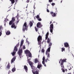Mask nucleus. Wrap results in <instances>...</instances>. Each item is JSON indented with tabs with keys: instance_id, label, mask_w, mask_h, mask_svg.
Wrapping results in <instances>:
<instances>
[{
	"instance_id": "nucleus-33",
	"label": "nucleus",
	"mask_w": 74,
	"mask_h": 74,
	"mask_svg": "<svg viewBox=\"0 0 74 74\" xmlns=\"http://www.w3.org/2000/svg\"><path fill=\"white\" fill-rule=\"evenodd\" d=\"M35 30H36V32H37V31H38V28H37V27H35Z\"/></svg>"
},
{
	"instance_id": "nucleus-3",
	"label": "nucleus",
	"mask_w": 74,
	"mask_h": 74,
	"mask_svg": "<svg viewBox=\"0 0 74 74\" xmlns=\"http://www.w3.org/2000/svg\"><path fill=\"white\" fill-rule=\"evenodd\" d=\"M22 52H23L22 49H19L18 52V53L20 58H22Z\"/></svg>"
},
{
	"instance_id": "nucleus-46",
	"label": "nucleus",
	"mask_w": 74,
	"mask_h": 74,
	"mask_svg": "<svg viewBox=\"0 0 74 74\" xmlns=\"http://www.w3.org/2000/svg\"><path fill=\"white\" fill-rule=\"evenodd\" d=\"M19 43H18L16 45V47H18V46H19Z\"/></svg>"
},
{
	"instance_id": "nucleus-59",
	"label": "nucleus",
	"mask_w": 74,
	"mask_h": 74,
	"mask_svg": "<svg viewBox=\"0 0 74 74\" xmlns=\"http://www.w3.org/2000/svg\"><path fill=\"white\" fill-rule=\"evenodd\" d=\"M34 19L35 20L36 19V18H35V17H34Z\"/></svg>"
},
{
	"instance_id": "nucleus-58",
	"label": "nucleus",
	"mask_w": 74,
	"mask_h": 74,
	"mask_svg": "<svg viewBox=\"0 0 74 74\" xmlns=\"http://www.w3.org/2000/svg\"><path fill=\"white\" fill-rule=\"evenodd\" d=\"M34 9H35V8H34Z\"/></svg>"
},
{
	"instance_id": "nucleus-20",
	"label": "nucleus",
	"mask_w": 74,
	"mask_h": 74,
	"mask_svg": "<svg viewBox=\"0 0 74 74\" xmlns=\"http://www.w3.org/2000/svg\"><path fill=\"white\" fill-rule=\"evenodd\" d=\"M30 52L29 51V50H27L25 51V53L26 54H29Z\"/></svg>"
},
{
	"instance_id": "nucleus-36",
	"label": "nucleus",
	"mask_w": 74,
	"mask_h": 74,
	"mask_svg": "<svg viewBox=\"0 0 74 74\" xmlns=\"http://www.w3.org/2000/svg\"><path fill=\"white\" fill-rule=\"evenodd\" d=\"M45 57L43 56L42 58V60L43 61H45Z\"/></svg>"
},
{
	"instance_id": "nucleus-14",
	"label": "nucleus",
	"mask_w": 74,
	"mask_h": 74,
	"mask_svg": "<svg viewBox=\"0 0 74 74\" xmlns=\"http://www.w3.org/2000/svg\"><path fill=\"white\" fill-rule=\"evenodd\" d=\"M24 69L25 71H26L27 73V71H28V69H27V66L26 65L24 66Z\"/></svg>"
},
{
	"instance_id": "nucleus-31",
	"label": "nucleus",
	"mask_w": 74,
	"mask_h": 74,
	"mask_svg": "<svg viewBox=\"0 0 74 74\" xmlns=\"http://www.w3.org/2000/svg\"><path fill=\"white\" fill-rule=\"evenodd\" d=\"M11 1L12 4H13L15 3V0H11Z\"/></svg>"
},
{
	"instance_id": "nucleus-18",
	"label": "nucleus",
	"mask_w": 74,
	"mask_h": 74,
	"mask_svg": "<svg viewBox=\"0 0 74 74\" xmlns=\"http://www.w3.org/2000/svg\"><path fill=\"white\" fill-rule=\"evenodd\" d=\"M50 29H53V24H51L50 25Z\"/></svg>"
},
{
	"instance_id": "nucleus-64",
	"label": "nucleus",
	"mask_w": 74,
	"mask_h": 74,
	"mask_svg": "<svg viewBox=\"0 0 74 74\" xmlns=\"http://www.w3.org/2000/svg\"><path fill=\"white\" fill-rule=\"evenodd\" d=\"M28 44H29V43L28 42Z\"/></svg>"
},
{
	"instance_id": "nucleus-40",
	"label": "nucleus",
	"mask_w": 74,
	"mask_h": 74,
	"mask_svg": "<svg viewBox=\"0 0 74 74\" xmlns=\"http://www.w3.org/2000/svg\"><path fill=\"white\" fill-rule=\"evenodd\" d=\"M48 58H47V59H46L45 60V62L46 63H47V60H48Z\"/></svg>"
},
{
	"instance_id": "nucleus-1",
	"label": "nucleus",
	"mask_w": 74,
	"mask_h": 74,
	"mask_svg": "<svg viewBox=\"0 0 74 74\" xmlns=\"http://www.w3.org/2000/svg\"><path fill=\"white\" fill-rule=\"evenodd\" d=\"M23 31L25 32V31L26 30H27V23L25 22L23 27Z\"/></svg>"
},
{
	"instance_id": "nucleus-12",
	"label": "nucleus",
	"mask_w": 74,
	"mask_h": 74,
	"mask_svg": "<svg viewBox=\"0 0 74 74\" xmlns=\"http://www.w3.org/2000/svg\"><path fill=\"white\" fill-rule=\"evenodd\" d=\"M15 59H16V57H14L11 60V63H13V62H14L15 60Z\"/></svg>"
},
{
	"instance_id": "nucleus-23",
	"label": "nucleus",
	"mask_w": 74,
	"mask_h": 74,
	"mask_svg": "<svg viewBox=\"0 0 74 74\" xmlns=\"http://www.w3.org/2000/svg\"><path fill=\"white\" fill-rule=\"evenodd\" d=\"M14 51H18V48L17 47L15 46L14 49Z\"/></svg>"
},
{
	"instance_id": "nucleus-2",
	"label": "nucleus",
	"mask_w": 74,
	"mask_h": 74,
	"mask_svg": "<svg viewBox=\"0 0 74 74\" xmlns=\"http://www.w3.org/2000/svg\"><path fill=\"white\" fill-rule=\"evenodd\" d=\"M66 60H67V59H66L63 60H62V59H61L60 60V61L59 62V63H60V61H61V60L60 64L61 67H62V68H64V65H63V63L64 62H66Z\"/></svg>"
},
{
	"instance_id": "nucleus-61",
	"label": "nucleus",
	"mask_w": 74,
	"mask_h": 74,
	"mask_svg": "<svg viewBox=\"0 0 74 74\" xmlns=\"http://www.w3.org/2000/svg\"><path fill=\"white\" fill-rule=\"evenodd\" d=\"M49 5H47V7H48V6L49 5Z\"/></svg>"
},
{
	"instance_id": "nucleus-21",
	"label": "nucleus",
	"mask_w": 74,
	"mask_h": 74,
	"mask_svg": "<svg viewBox=\"0 0 74 74\" xmlns=\"http://www.w3.org/2000/svg\"><path fill=\"white\" fill-rule=\"evenodd\" d=\"M33 23L32 22V21H30L29 23V25L30 26V27H31L33 26Z\"/></svg>"
},
{
	"instance_id": "nucleus-28",
	"label": "nucleus",
	"mask_w": 74,
	"mask_h": 74,
	"mask_svg": "<svg viewBox=\"0 0 74 74\" xmlns=\"http://www.w3.org/2000/svg\"><path fill=\"white\" fill-rule=\"evenodd\" d=\"M47 54V58L49 59V57H50V54H49V53H48Z\"/></svg>"
},
{
	"instance_id": "nucleus-22",
	"label": "nucleus",
	"mask_w": 74,
	"mask_h": 74,
	"mask_svg": "<svg viewBox=\"0 0 74 74\" xmlns=\"http://www.w3.org/2000/svg\"><path fill=\"white\" fill-rule=\"evenodd\" d=\"M35 63H37L39 62V61L38 60V59L37 58L35 59Z\"/></svg>"
},
{
	"instance_id": "nucleus-45",
	"label": "nucleus",
	"mask_w": 74,
	"mask_h": 74,
	"mask_svg": "<svg viewBox=\"0 0 74 74\" xmlns=\"http://www.w3.org/2000/svg\"><path fill=\"white\" fill-rule=\"evenodd\" d=\"M51 5L53 6L54 5H55V3H52L51 4Z\"/></svg>"
},
{
	"instance_id": "nucleus-32",
	"label": "nucleus",
	"mask_w": 74,
	"mask_h": 74,
	"mask_svg": "<svg viewBox=\"0 0 74 74\" xmlns=\"http://www.w3.org/2000/svg\"><path fill=\"white\" fill-rule=\"evenodd\" d=\"M62 50V52H63V51H65V48H64V47L62 48H61Z\"/></svg>"
},
{
	"instance_id": "nucleus-44",
	"label": "nucleus",
	"mask_w": 74,
	"mask_h": 74,
	"mask_svg": "<svg viewBox=\"0 0 74 74\" xmlns=\"http://www.w3.org/2000/svg\"><path fill=\"white\" fill-rule=\"evenodd\" d=\"M45 61H42V63L43 64H45Z\"/></svg>"
},
{
	"instance_id": "nucleus-10",
	"label": "nucleus",
	"mask_w": 74,
	"mask_h": 74,
	"mask_svg": "<svg viewBox=\"0 0 74 74\" xmlns=\"http://www.w3.org/2000/svg\"><path fill=\"white\" fill-rule=\"evenodd\" d=\"M50 49H51V47H49L48 49L47 50V51H46V55H47V53H49V52H50Z\"/></svg>"
},
{
	"instance_id": "nucleus-27",
	"label": "nucleus",
	"mask_w": 74,
	"mask_h": 74,
	"mask_svg": "<svg viewBox=\"0 0 74 74\" xmlns=\"http://www.w3.org/2000/svg\"><path fill=\"white\" fill-rule=\"evenodd\" d=\"M28 54L29 57L30 58H32V53H31Z\"/></svg>"
},
{
	"instance_id": "nucleus-19",
	"label": "nucleus",
	"mask_w": 74,
	"mask_h": 74,
	"mask_svg": "<svg viewBox=\"0 0 74 74\" xmlns=\"http://www.w3.org/2000/svg\"><path fill=\"white\" fill-rule=\"evenodd\" d=\"M11 34V33L10 32V31H7V32L6 33V34L7 36H8V35H10Z\"/></svg>"
},
{
	"instance_id": "nucleus-35",
	"label": "nucleus",
	"mask_w": 74,
	"mask_h": 74,
	"mask_svg": "<svg viewBox=\"0 0 74 74\" xmlns=\"http://www.w3.org/2000/svg\"><path fill=\"white\" fill-rule=\"evenodd\" d=\"M18 15V14H17V16H16V17L17 18V20L18 19H19V15Z\"/></svg>"
},
{
	"instance_id": "nucleus-57",
	"label": "nucleus",
	"mask_w": 74,
	"mask_h": 74,
	"mask_svg": "<svg viewBox=\"0 0 74 74\" xmlns=\"http://www.w3.org/2000/svg\"><path fill=\"white\" fill-rule=\"evenodd\" d=\"M62 3V0L61 1V3Z\"/></svg>"
},
{
	"instance_id": "nucleus-15",
	"label": "nucleus",
	"mask_w": 74,
	"mask_h": 74,
	"mask_svg": "<svg viewBox=\"0 0 74 74\" xmlns=\"http://www.w3.org/2000/svg\"><path fill=\"white\" fill-rule=\"evenodd\" d=\"M42 67V65L41 64H39V63H38L37 65V68L38 69H40Z\"/></svg>"
},
{
	"instance_id": "nucleus-13",
	"label": "nucleus",
	"mask_w": 74,
	"mask_h": 74,
	"mask_svg": "<svg viewBox=\"0 0 74 74\" xmlns=\"http://www.w3.org/2000/svg\"><path fill=\"white\" fill-rule=\"evenodd\" d=\"M64 47L67 48V47H69V43L67 42L65 43H64Z\"/></svg>"
},
{
	"instance_id": "nucleus-47",
	"label": "nucleus",
	"mask_w": 74,
	"mask_h": 74,
	"mask_svg": "<svg viewBox=\"0 0 74 74\" xmlns=\"http://www.w3.org/2000/svg\"><path fill=\"white\" fill-rule=\"evenodd\" d=\"M17 20V21L16 22V23H19V19H18Z\"/></svg>"
},
{
	"instance_id": "nucleus-37",
	"label": "nucleus",
	"mask_w": 74,
	"mask_h": 74,
	"mask_svg": "<svg viewBox=\"0 0 74 74\" xmlns=\"http://www.w3.org/2000/svg\"><path fill=\"white\" fill-rule=\"evenodd\" d=\"M38 43L39 45H40L41 44V41H40V40H39V41H38Z\"/></svg>"
},
{
	"instance_id": "nucleus-24",
	"label": "nucleus",
	"mask_w": 74,
	"mask_h": 74,
	"mask_svg": "<svg viewBox=\"0 0 74 74\" xmlns=\"http://www.w3.org/2000/svg\"><path fill=\"white\" fill-rule=\"evenodd\" d=\"M10 64H8V65L6 66V68L7 69H10Z\"/></svg>"
},
{
	"instance_id": "nucleus-38",
	"label": "nucleus",
	"mask_w": 74,
	"mask_h": 74,
	"mask_svg": "<svg viewBox=\"0 0 74 74\" xmlns=\"http://www.w3.org/2000/svg\"><path fill=\"white\" fill-rule=\"evenodd\" d=\"M41 51L42 52L44 53V49H42L41 50Z\"/></svg>"
},
{
	"instance_id": "nucleus-4",
	"label": "nucleus",
	"mask_w": 74,
	"mask_h": 74,
	"mask_svg": "<svg viewBox=\"0 0 74 74\" xmlns=\"http://www.w3.org/2000/svg\"><path fill=\"white\" fill-rule=\"evenodd\" d=\"M15 21V18L14 17H13L12 19V20L9 23V25H11L12 23H14Z\"/></svg>"
},
{
	"instance_id": "nucleus-11",
	"label": "nucleus",
	"mask_w": 74,
	"mask_h": 74,
	"mask_svg": "<svg viewBox=\"0 0 74 74\" xmlns=\"http://www.w3.org/2000/svg\"><path fill=\"white\" fill-rule=\"evenodd\" d=\"M11 27L12 28H14V29H16V27L15 26V23H12Z\"/></svg>"
},
{
	"instance_id": "nucleus-16",
	"label": "nucleus",
	"mask_w": 74,
	"mask_h": 74,
	"mask_svg": "<svg viewBox=\"0 0 74 74\" xmlns=\"http://www.w3.org/2000/svg\"><path fill=\"white\" fill-rule=\"evenodd\" d=\"M49 35V32H47L46 35V37H45V40H47L48 39V35Z\"/></svg>"
},
{
	"instance_id": "nucleus-7",
	"label": "nucleus",
	"mask_w": 74,
	"mask_h": 74,
	"mask_svg": "<svg viewBox=\"0 0 74 74\" xmlns=\"http://www.w3.org/2000/svg\"><path fill=\"white\" fill-rule=\"evenodd\" d=\"M32 73L34 74H38L39 73V70L37 69H36L35 71H34L33 70H32Z\"/></svg>"
},
{
	"instance_id": "nucleus-17",
	"label": "nucleus",
	"mask_w": 74,
	"mask_h": 74,
	"mask_svg": "<svg viewBox=\"0 0 74 74\" xmlns=\"http://www.w3.org/2000/svg\"><path fill=\"white\" fill-rule=\"evenodd\" d=\"M51 40L50 38H47V43H48V44H49L50 42H51Z\"/></svg>"
},
{
	"instance_id": "nucleus-50",
	"label": "nucleus",
	"mask_w": 74,
	"mask_h": 74,
	"mask_svg": "<svg viewBox=\"0 0 74 74\" xmlns=\"http://www.w3.org/2000/svg\"><path fill=\"white\" fill-rule=\"evenodd\" d=\"M26 2L27 3H29V0H27Z\"/></svg>"
},
{
	"instance_id": "nucleus-5",
	"label": "nucleus",
	"mask_w": 74,
	"mask_h": 74,
	"mask_svg": "<svg viewBox=\"0 0 74 74\" xmlns=\"http://www.w3.org/2000/svg\"><path fill=\"white\" fill-rule=\"evenodd\" d=\"M37 27L38 28H41L42 26V25L41 24V23L38 22L37 24Z\"/></svg>"
},
{
	"instance_id": "nucleus-51",
	"label": "nucleus",
	"mask_w": 74,
	"mask_h": 74,
	"mask_svg": "<svg viewBox=\"0 0 74 74\" xmlns=\"http://www.w3.org/2000/svg\"><path fill=\"white\" fill-rule=\"evenodd\" d=\"M47 11L48 12H49V10L48 9H47Z\"/></svg>"
},
{
	"instance_id": "nucleus-53",
	"label": "nucleus",
	"mask_w": 74,
	"mask_h": 74,
	"mask_svg": "<svg viewBox=\"0 0 74 74\" xmlns=\"http://www.w3.org/2000/svg\"><path fill=\"white\" fill-rule=\"evenodd\" d=\"M44 66H45V67H46V66H47L46 65V64H43Z\"/></svg>"
},
{
	"instance_id": "nucleus-30",
	"label": "nucleus",
	"mask_w": 74,
	"mask_h": 74,
	"mask_svg": "<svg viewBox=\"0 0 74 74\" xmlns=\"http://www.w3.org/2000/svg\"><path fill=\"white\" fill-rule=\"evenodd\" d=\"M31 69H32V70H34L35 69V67L33 66V65H32V66H31Z\"/></svg>"
},
{
	"instance_id": "nucleus-55",
	"label": "nucleus",
	"mask_w": 74,
	"mask_h": 74,
	"mask_svg": "<svg viewBox=\"0 0 74 74\" xmlns=\"http://www.w3.org/2000/svg\"><path fill=\"white\" fill-rule=\"evenodd\" d=\"M17 1H18V0H15L16 2H17Z\"/></svg>"
},
{
	"instance_id": "nucleus-56",
	"label": "nucleus",
	"mask_w": 74,
	"mask_h": 74,
	"mask_svg": "<svg viewBox=\"0 0 74 74\" xmlns=\"http://www.w3.org/2000/svg\"><path fill=\"white\" fill-rule=\"evenodd\" d=\"M71 69H71H69V70H70Z\"/></svg>"
},
{
	"instance_id": "nucleus-42",
	"label": "nucleus",
	"mask_w": 74,
	"mask_h": 74,
	"mask_svg": "<svg viewBox=\"0 0 74 74\" xmlns=\"http://www.w3.org/2000/svg\"><path fill=\"white\" fill-rule=\"evenodd\" d=\"M23 42H24V40H22L21 41V44H23Z\"/></svg>"
},
{
	"instance_id": "nucleus-39",
	"label": "nucleus",
	"mask_w": 74,
	"mask_h": 74,
	"mask_svg": "<svg viewBox=\"0 0 74 74\" xmlns=\"http://www.w3.org/2000/svg\"><path fill=\"white\" fill-rule=\"evenodd\" d=\"M38 21H42V19L40 18L38 19Z\"/></svg>"
},
{
	"instance_id": "nucleus-62",
	"label": "nucleus",
	"mask_w": 74,
	"mask_h": 74,
	"mask_svg": "<svg viewBox=\"0 0 74 74\" xmlns=\"http://www.w3.org/2000/svg\"><path fill=\"white\" fill-rule=\"evenodd\" d=\"M0 60H1V58H0Z\"/></svg>"
},
{
	"instance_id": "nucleus-54",
	"label": "nucleus",
	"mask_w": 74,
	"mask_h": 74,
	"mask_svg": "<svg viewBox=\"0 0 74 74\" xmlns=\"http://www.w3.org/2000/svg\"><path fill=\"white\" fill-rule=\"evenodd\" d=\"M52 21H50V24H51V23H52Z\"/></svg>"
},
{
	"instance_id": "nucleus-52",
	"label": "nucleus",
	"mask_w": 74,
	"mask_h": 74,
	"mask_svg": "<svg viewBox=\"0 0 74 74\" xmlns=\"http://www.w3.org/2000/svg\"><path fill=\"white\" fill-rule=\"evenodd\" d=\"M62 71H63V72H65V70H64V69H63L62 70Z\"/></svg>"
},
{
	"instance_id": "nucleus-49",
	"label": "nucleus",
	"mask_w": 74,
	"mask_h": 74,
	"mask_svg": "<svg viewBox=\"0 0 74 74\" xmlns=\"http://www.w3.org/2000/svg\"><path fill=\"white\" fill-rule=\"evenodd\" d=\"M23 45V44L21 43V44H20V47H22V46Z\"/></svg>"
},
{
	"instance_id": "nucleus-25",
	"label": "nucleus",
	"mask_w": 74,
	"mask_h": 74,
	"mask_svg": "<svg viewBox=\"0 0 74 74\" xmlns=\"http://www.w3.org/2000/svg\"><path fill=\"white\" fill-rule=\"evenodd\" d=\"M16 53V51H14L12 53H11V54L12 55V56H14Z\"/></svg>"
},
{
	"instance_id": "nucleus-63",
	"label": "nucleus",
	"mask_w": 74,
	"mask_h": 74,
	"mask_svg": "<svg viewBox=\"0 0 74 74\" xmlns=\"http://www.w3.org/2000/svg\"><path fill=\"white\" fill-rule=\"evenodd\" d=\"M73 56L74 57V55H73V54H72Z\"/></svg>"
},
{
	"instance_id": "nucleus-60",
	"label": "nucleus",
	"mask_w": 74,
	"mask_h": 74,
	"mask_svg": "<svg viewBox=\"0 0 74 74\" xmlns=\"http://www.w3.org/2000/svg\"><path fill=\"white\" fill-rule=\"evenodd\" d=\"M65 71H67V69H65Z\"/></svg>"
},
{
	"instance_id": "nucleus-29",
	"label": "nucleus",
	"mask_w": 74,
	"mask_h": 74,
	"mask_svg": "<svg viewBox=\"0 0 74 74\" xmlns=\"http://www.w3.org/2000/svg\"><path fill=\"white\" fill-rule=\"evenodd\" d=\"M49 47H51V46H52V42H50V43H49Z\"/></svg>"
},
{
	"instance_id": "nucleus-26",
	"label": "nucleus",
	"mask_w": 74,
	"mask_h": 74,
	"mask_svg": "<svg viewBox=\"0 0 74 74\" xmlns=\"http://www.w3.org/2000/svg\"><path fill=\"white\" fill-rule=\"evenodd\" d=\"M12 72H14L15 71H16V69L15 67H14L12 69Z\"/></svg>"
},
{
	"instance_id": "nucleus-34",
	"label": "nucleus",
	"mask_w": 74,
	"mask_h": 74,
	"mask_svg": "<svg viewBox=\"0 0 74 74\" xmlns=\"http://www.w3.org/2000/svg\"><path fill=\"white\" fill-rule=\"evenodd\" d=\"M36 18H37V19H39L40 18V16L38 15H37L36 16Z\"/></svg>"
},
{
	"instance_id": "nucleus-41",
	"label": "nucleus",
	"mask_w": 74,
	"mask_h": 74,
	"mask_svg": "<svg viewBox=\"0 0 74 74\" xmlns=\"http://www.w3.org/2000/svg\"><path fill=\"white\" fill-rule=\"evenodd\" d=\"M53 29H50V32H51V33L53 32Z\"/></svg>"
},
{
	"instance_id": "nucleus-48",
	"label": "nucleus",
	"mask_w": 74,
	"mask_h": 74,
	"mask_svg": "<svg viewBox=\"0 0 74 74\" xmlns=\"http://www.w3.org/2000/svg\"><path fill=\"white\" fill-rule=\"evenodd\" d=\"M23 49H26V47H25V46H23Z\"/></svg>"
},
{
	"instance_id": "nucleus-43",
	"label": "nucleus",
	"mask_w": 74,
	"mask_h": 74,
	"mask_svg": "<svg viewBox=\"0 0 74 74\" xmlns=\"http://www.w3.org/2000/svg\"><path fill=\"white\" fill-rule=\"evenodd\" d=\"M52 1H53V0H49V3H51V2H52Z\"/></svg>"
},
{
	"instance_id": "nucleus-8",
	"label": "nucleus",
	"mask_w": 74,
	"mask_h": 74,
	"mask_svg": "<svg viewBox=\"0 0 74 74\" xmlns=\"http://www.w3.org/2000/svg\"><path fill=\"white\" fill-rule=\"evenodd\" d=\"M51 15L52 16H53V17H55L56 16V13H53V12H51Z\"/></svg>"
},
{
	"instance_id": "nucleus-6",
	"label": "nucleus",
	"mask_w": 74,
	"mask_h": 74,
	"mask_svg": "<svg viewBox=\"0 0 74 74\" xmlns=\"http://www.w3.org/2000/svg\"><path fill=\"white\" fill-rule=\"evenodd\" d=\"M31 60V59L30 58L29 59V58H27V62L28 63H29V65L30 66H32L33 65V63H32V62H31V61H29V60Z\"/></svg>"
},
{
	"instance_id": "nucleus-9",
	"label": "nucleus",
	"mask_w": 74,
	"mask_h": 74,
	"mask_svg": "<svg viewBox=\"0 0 74 74\" xmlns=\"http://www.w3.org/2000/svg\"><path fill=\"white\" fill-rule=\"evenodd\" d=\"M42 39V37H41V35H39L37 38L38 41H39L40 40H41Z\"/></svg>"
}]
</instances>
